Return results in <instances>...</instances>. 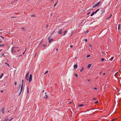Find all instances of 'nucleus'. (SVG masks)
Returning a JSON list of instances; mask_svg holds the SVG:
<instances>
[{
	"mask_svg": "<svg viewBox=\"0 0 121 121\" xmlns=\"http://www.w3.org/2000/svg\"><path fill=\"white\" fill-rule=\"evenodd\" d=\"M97 12L96 11L95 12H94L95 13V14H96V13Z\"/></svg>",
	"mask_w": 121,
	"mask_h": 121,
	"instance_id": "44",
	"label": "nucleus"
},
{
	"mask_svg": "<svg viewBox=\"0 0 121 121\" xmlns=\"http://www.w3.org/2000/svg\"><path fill=\"white\" fill-rule=\"evenodd\" d=\"M58 33L60 34H61L62 33V30L61 29H58Z\"/></svg>",
	"mask_w": 121,
	"mask_h": 121,
	"instance_id": "3",
	"label": "nucleus"
},
{
	"mask_svg": "<svg viewBox=\"0 0 121 121\" xmlns=\"http://www.w3.org/2000/svg\"><path fill=\"white\" fill-rule=\"evenodd\" d=\"M15 48V47H14V46H13V47H12V48H11V50H13V49H14L13 48Z\"/></svg>",
	"mask_w": 121,
	"mask_h": 121,
	"instance_id": "26",
	"label": "nucleus"
},
{
	"mask_svg": "<svg viewBox=\"0 0 121 121\" xmlns=\"http://www.w3.org/2000/svg\"><path fill=\"white\" fill-rule=\"evenodd\" d=\"M74 69H76L78 68V65L77 64L74 65L73 66Z\"/></svg>",
	"mask_w": 121,
	"mask_h": 121,
	"instance_id": "4",
	"label": "nucleus"
},
{
	"mask_svg": "<svg viewBox=\"0 0 121 121\" xmlns=\"http://www.w3.org/2000/svg\"><path fill=\"white\" fill-rule=\"evenodd\" d=\"M90 56V55H87L86 57L87 58L89 57Z\"/></svg>",
	"mask_w": 121,
	"mask_h": 121,
	"instance_id": "22",
	"label": "nucleus"
},
{
	"mask_svg": "<svg viewBox=\"0 0 121 121\" xmlns=\"http://www.w3.org/2000/svg\"><path fill=\"white\" fill-rule=\"evenodd\" d=\"M23 84H22V85L21 86V90H20V91H21V92H22V90H23Z\"/></svg>",
	"mask_w": 121,
	"mask_h": 121,
	"instance_id": "9",
	"label": "nucleus"
},
{
	"mask_svg": "<svg viewBox=\"0 0 121 121\" xmlns=\"http://www.w3.org/2000/svg\"><path fill=\"white\" fill-rule=\"evenodd\" d=\"M2 51V49H0V52H1Z\"/></svg>",
	"mask_w": 121,
	"mask_h": 121,
	"instance_id": "58",
	"label": "nucleus"
},
{
	"mask_svg": "<svg viewBox=\"0 0 121 121\" xmlns=\"http://www.w3.org/2000/svg\"><path fill=\"white\" fill-rule=\"evenodd\" d=\"M11 53L13 55V52H14L15 53L16 52V51H14V49L11 50Z\"/></svg>",
	"mask_w": 121,
	"mask_h": 121,
	"instance_id": "6",
	"label": "nucleus"
},
{
	"mask_svg": "<svg viewBox=\"0 0 121 121\" xmlns=\"http://www.w3.org/2000/svg\"><path fill=\"white\" fill-rule=\"evenodd\" d=\"M98 102V101H96L95 102V104H97V103Z\"/></svg>",
	"mask_w": 121,
	"mask_h": 121,
	"instance_id": "28",
	"label": "nucleus"
},
{
	"mask_svg": "<svg viewBox=\"0 0 121 121\" xmlns=\"http://www.w3.org/2000/svg\"><path fill=\"white\" fill-rule=\"evenodd\" d=\"M55 31H54L51 34H53L54 33V32H55Z\"/></svg>",
	"mask_w": 121,
	"mask_h": 121,
	"instance_id": "55",
	"label": "nucleus"
},
{
	"mask_svg": "<svg viewBox=\"0 0 121 121\" xmlns=\"http://www.w3.org/2000/svg\"><path fill=\"white\" fill-rule=\"evenodd\" d=\"M112 16V14H111V15L109 17H111Z\"/></svg>",
	"mask_w": 121,
	"mask_h": 121,
	"instance_id": "57",
	"label": "nucleus"
},
{
	"mask_svg": "<svg viewBox=\"0 0 121 121\" xmlns=\"http://www.w3.org/2000/svg\"><path fill=\"white\" fill-rule=\"evenodd\" d=\"M84 40L86 42H87V39H85Z\"/></svg>",
	"mask_w": 121,
	"mask_h": 121,
	"instance_id": "30",
	"label": "nucleus"
},
{
	"mask_svg": "<svg viewBox=\"0 0 121 121\" xmlns=\"http://www.w3.org/2000/svg\"><path fill=\"white\" fill-rule=\"evenodd\" d=\"M29 92V90L28 89V87H27V93H28Z\"/></svg>",
	"mask_w": 121,
	"mask_h": 121,
	"instance_id": "23",
	"label": "nucleus"
},
{
	"mask_svg": "<svg viewBox=\"0 0 121 121\" xmlns=\"http://www.w3.org/2000/svg\"><path fill=\"white\" fill-rule=\"evenodd\" d=\"M48 98L47 95H45L44 96V98Z\"/></svg>",
	"mask_w": 121,
	"mask_h": 121,
	"instance_id": "15",
	"label": "nucleus"
},
{
	"mask_svg": "<svg viewBox=\"0 0 121 121\" xmlns=\"http://www.w3.org/2000/svg\"><path fill=\"white\" fill-rule=\"evenodd\" d=\"M73 47V46L72 45H70V47H71V48H72Z\"/></svg>",
	"mask_w": 121,
	"mask_h": 121,
	"instance_id": "40",
	"label": "nucleus"
},
{
	"mask_svg": "<svg viewBox=\"0 0 121 121\" xmlns=\"http://www.w3.org/2000/svg\"><path fill=\"white\" fill-rule=\"evenodd\" d=\"M48 39L49 40V43H50V42H51V41H53L54 40L53 39H50L49 37L48 38Z\"/></svg>",
	"mask_w": 121,
	"mask_h": 121,
	"instance_id": "7",
	"label": "nucleus"
},
{
	"mask_svg": "<svg viewBox=\"0 0 121 121\" xmlns=\"http://www.w3.org/2000/svg\"><path fill=\"white\" fill-rule=\"evenodd\" d=\"M23 30H25V28L24 27H23L21 28Z\"/></svg>",
	"mask_w": 121,
	"mask_h": 121,
	"instance_id": "16",
	"label": "nucleus"
},
{
	"mask_svg": "<svg viewBox=\"0 0 121 121\" xmlns=\"http://www.w3.org/2000/svg\"><path fill=\"white\" fill-rule=\"evenodd\" d=\"M6 84V82H4V84H3V85L4 86H5V85Z\"/></svg>",
	"mask_w": 121,
	"mask_h": 121,
	"instance_id": "34",
	"label": "nucleus"
},
{
	"mask_svg": "<svg viewBox=\"0 0 121 121\" xmlns=\"http://www.w3.org/2000/svg\"><path fill=\"white\" fill-rule=\"evenodd\" d=\"M89 45L90 46V47H91V44H90V45Z\"/></svg>",
	"mask_w": 121,
	"mask_h": 121,
	"instance_id": "56",
	"label": "nucleus"
},
{
	"mask_svg": "<svg viewBox=\"0 0 121 121\" xmlns=\"http://www.w3.org/2000/svg\"><path fill=\"white\" fill-rule=\"evenodd\" d=\"M56 51H57L58 50V49L57 48L56 49Z\"/></svg>",
	"mask_w": 121,
	"mask_h": 121,
	"instance_id": "64",
	"label": "nucleus"
},
{
	"mask_svg": "<svg viewBox=\"0 0 121 121\" xmlns=\"http://www.w3.org/2000/svg\"><path fill=\"white\" fill-rule=\"evenodd\" d=\"M67 30H65L63 32V36L65 35L66 34V33H67Z\"/></svg>",
	"mask_w": 121,
	"mask_h": 121,
	"instance_id": "5",
	"label": "nucleus"
},
{
	"mask_svg": "<svg viewBox=\"0 0 121 121\" xmlns=\"http://www.w3.org/2000/svg\"><path fill=\"white\" fill-rule=\"evenodd\" d=\"M3 75H4L3 74V73H2V74L1 75V76L0 77V78H1V77H2V76H3Z\"/></svg>",
	"mask_w": 121,
	"mask_h": 121,
	"instance_id": "25",
	"label": "nucleus"
},
{
	"mask_svg": "<svg viewBox=\"0 0 121 121\" xmlns=\"http://www.w3.org/2000/svg\"><path fill=\"white\" fill-rule=\"evenodd\" d=\"M99 10V9H97L96 10V11H97V12H98V11Z\"/></svg>",
	"mask_w": 121,
	"mask_h": 121,
	"instance_id": "38",
	"label": "nucleus"
},
{
	"mask_svg": "<svg viewBox=\"0 0 121 121\" xmlns=\"http://www.w3.org/2000/svg\"><path fill=\"white\" fill-rule=\"evenodd\" d=\"M0 37L3 39H4L5 38L4 37H3L2 36H1Z\"/></svg>",
	"mask_w": 121,
	"mask_h": 121,
	"instance_id": "33",
	"label": "nucleus"
},
{
	"mask_svg": "<svg viewBox=\"0 0 121 121\" xmlns=\"http://www.w3.org/2000/svg\"><path fill=\"white\" fill-rule=\"evenodd\" d=\"M26 51V49L25 50V52H24L23 53H22V54L23 55H24L25 53V52Z\"/></svg>",
	"mask_w": 121,
	"mask_h": 121,
	"instance_id": "46",
	"label": "nucleus"
},
{
	"mask_svg": "<svg viewBox=\"0 0 121 121\" xmlns=\"http://www.w3.org/2000/svg\"><path fill=\"white\" fill-rule=\"evenodd\" d=\"M48 25H47V26H46V28H48Z\"/></svg>",
	"mask_w": 121,
	"mask_h": 121,
	"instance_id": "49",
	"label": "nucleus"
},
{
	"mask_svg": "<svg viewBox=\"0 0 121 121\" xmlns=\"http://www.w3.org/2000/svg\"><path fill=\"white\" fill-rule=\"evenodd\" d=\"M105 74V73H103V75H104Z\"/></svg>",
	"mask_w": 121,
	"mask_h": 121,
	"instance_id": "62",
	"label": "nucleus"
},
{
	"mask_svg": "<svg viewBox=\"0 0 121 121\" xmlns=\"http://www.w3.org/2000/svg\"><path fill=\"white\" fill-rule=\"evenodd\" d=\"M4 44H2L0 45V48L1 47H3L4 46Z\"/></svg>",
	"mask_w": 121,
	"mask_h": 121,
	"instance_id": "14",
	"label": "nucleus"
},
{
	"mask_svg": "<svg viewBox=\"0 0 121 121\" xmlns=\"http://www.w3.org/2000/svg\"><path fill=\"white\" fill-rule=\"evenodd\" d=\"M4 53H3L2 54V55L3 56H4Z\"/></svg>",
	"mask_w": 121,
	"mask_h": 121,
	"instance_id": "54",
	"label": "nucleus"
},
{
	"mask_svg": "<svg viewBox=\"0 0 121 121\" xmlns=\"http://www.w3.org/2000/svg\"><path fill=\"white\" fill-rule=\"evenodd\" d=\"M13 119V117H12L11 118V119H10V120H9V119H7L5 121H11V120Z\"/></svg>",
	"mask_w": 121,
	"mask_h": 121,
	"instance_id": "11",
	"label": "nucleus"
},
{
	"mask_svg": "<svg viewBox=\"0 0 121 121\" xmlns=\"http://www.w3.org/2000/svg\"><path fill=\"white\" fill-rule=\"evenodd\" d=\"M22 84H23V83L24 82V80H22Z\"/></svg>",
	"mask_w": 121,
	"mask_h": 121,
	"instance_id": "36",
	"label": "nucleus"
},
{
	"mask_svg": "<svg viewBox=\"0 0 121 121\" xmlns=\"http://www.w3.org/2000/svg\"><path fill=\"white\" fill-rule=\"evenodd\" d=\"M14 84L15 85H17V82L16 81H15V82H14Z\"/></svg>",
	"mask_w": 121,
	"mask_h": 121,
	"instance_id": "27",
	"label": "nucleus"
},
{
	"mask_svg": "<svg viewBox=\"0 0 121 121\" xmlns=\"http://www.w3.org/2000/svg\"><path fill=\"white\" fill-rule=\"evenodd\" d=\"M100 2V1H99V2H98L97 4H95V5L93 6V8H94L95 7H96L98 6L99 5Z\"/></svg>",
	"mask_w": 121,
	"mask_h": 121,
	"instance_id": "2",
	"label": "nucleus"
},
{
	"mask_svg": "<svg viewBox=\"0 0 121 121\" xmlns=\"http://www.w3.org/2000/svg\"><path fill=\"white\" fill-rule=\"evenodd\" d=\"M29 73L28 72L27 73L25 77V79L27 80H29V81L30 82L32 80V75L30 74V75L29 78V79L27 78V77L29 76Z\"/></svg>",
	"mask_w": 121,
	"mask_h": 121,
	"instance_id": "1",
	"label": "nucleus"
},
{
	"mask_svg": "<svg viewBox=\"0 0 121 121\" xmlns=\"http://www.w3.org/2000/svg\"><path fill=\"white\" fill-rule=\"evenodd\" d=\"M19 48V47H15V48Z\"/></svg>",
	"mask_w": 121,
	"mask_h": 121,
	"instance_id": "63",
	"label": "nucleus"
},
{
	"mask_svg": "<svg viewBox=\"0 0 121 121\" xmlns=\"http://www.w3.org/2000/svg\"><path fill=\"white\" fill-rule=\"evenodd\" d=\"M84 69V68L83 67H82V69H81L80 70V71L81 72H82L83 70Z\"/></svg>",
	"mask_w": 121,
	"mask_h": 121,
	"instance_id": "18",
	"label": "nucleus"
},
{
	"mask_svg": "<svg viewBox=\"0 0 121 121\" xmlns=\"http://www.w3.org/2000/svg\"><path fill=\"white\" fill-rule=\"evenodd\" d=\"M51 2H54V1H53V0H51Z\"/></svg>",
	"mask_w": 121,
	"mask_h": 121,
	"instance_id": "59",
	"label": "nucleus"
},
{
	"mask_svg": "<svg viewBox=\"0 0 121 121\" xmlns=\"http://www.w3.org/2000/svg\"><path fill=\"white\" fill-rule=\"evenodd\" d=\"M87 80L88 81H90L91 80L90 79H87Z\"/></svg>",
	"mask_w": 121,
	"mask_h": 121,
	"instance_id": "48",
	"label": "nucleus"
},
{
	"mask_svg": "<svg viewBox=\"0 0 121 121\" xmlns=\"http://www.w3.org/2000/svg\"><path fill=\"white\" fill-rule=\"evenodd\" d=\"M57 3H56L54 5V7H55V6H56L57 4Z\"/></svg>",
	"mask_w": 121,
	"mask_h": 121,
	"instance_id": "29",
	"label": "nucleus"
},
{
	"mask_svg": "<svg viewBox=\"0 0 121 121\" xmlns=\"http://www.w3.org/2000/svg\"><path fill=\"white\" fill-rule=\"evenodd\" d=\"M110 17H108L106 18V19H109Z\"/></svg>",
	"mask_w": 121,
	"mask_h": 121,
	"instance_id": "32",
	"label": "nucleus"
},
{
	"mask_svg": "<svg viewBox=\"0 0 121 121\" xmlns=\"http://www.w3.org/2000/svg\"><path fill=\"white\" fill-rule=\"evenodd\" d=\"M22 92H21V91H20V92L19 93V95L20 94H21Z\"/></svg>",
	"mask_w": 121,
	"mask_h": 121,
	"instance_id": "43",
	"label": "nucleus"
},
{
	"mask_svg": "<svg viewBox=\"0 0 121 121\" xmlns=\"http://www.w3.org/2000/svg\"><path fill=\"white\" fill-rule=\"evenodd\" d=\"M84 105V104H79V105H78V106L79 107H82V106H83Z\"/></svg>",
	"mask_w": 121,
	"mask_h": 121,
	"instance_id": "13",
	"label": "nucleus"
},
{
	"mask_svg": "<svg viewBox=\"0 0 121 121\" xmlns=\"http://www.w3.org/2000/svg\"><path fill=\"white\" fill-rule=\"evenodd\" d=\"M44 90H43V91L42 92H43V93L44 92Z\"/></svg>",
	"mask_w": 121,
	"mask_h": 121,
	"instance_id": "61",
	"label": "nucleus"
},
{
	"mask_svg": "<svg viewBox=\"0 0 121 121\" xmlns=\"http://www.w3.org/2000/svg\"><path fill=\"white\" fill-rule=\"evenodd\" d=\"M97 108H95V109H93V108H92V109H91L90 110H94V109H96Z\"/></svg>",
	"mask_w": 121,
	"mask_h": 121,
	"instance_id": "42",
	"label": "nucleus"
},
{
	"mask_svg": "<svg viewBox=\"0 0 121 121\" xmlns=\"http://www.w3.org/2000/svg\"><path fill=\"white\" fill-rule=\"evenodd\" d=\"M104 59L103 58H102L101 59V61H103L104 60Z\"/></svg>",
	"mask_w": 121,
	"mask_h": 121,
	"instance_id": "24",
	"label": "nucleus"
},
{
	"mask_svg": "<svg viewBox=\"0 0 121 121\" xmlns=\"http://www.w3.org/2000/svg\"><path fill=\"white\" fill-rule=\"evenodd\" d=\"M71 36L73 34V32L72 31L71 32Z\"/></svg>",
	"mask_w": 121,
	"mask_h": 121,
	"instance_id": "50",
	"label": "nucleus"
},
{
	"mask_svg": "<svg viewBox=\"0 0 121 121\" xmlns=\"http://www.w3.org/2000/svg\"><path fill=\"white\" fill-rule=\"evenodd\" d=\"M93 99H96V98H93Z\"/></svg>",
	"mask_w": 121,
	"mask_h": 121,
	"instance_id": "51",
	"label": "nucleus"
},
{
	"mask_svg": "<svg viewBox=\"0 0 121 121\" xmlns=\"http://www.w3.org/2000/svg\"><path fill=\"white\" fill-rule=\"evenodd\" d=\"M5 64H7V65L9 66V65L8 63H6Z\"/></svg>",
	"mask_w": 121,
	"mask_h": 121,
	"instance_id": "35",
	"label": "nucleus"
},
{
	"mask_svg": "<svg viewBox=\"0 0 121 121\" xmlns=\"http://www.w3.org/2000/svg\"><path fill=\"white\" fill-rule=\"evenodd\" d=\"M94 88L95 89V90H97V88H95V87H94Z\"/></svg>",
	"mask_w": 121,
	"mask_h": 121,
	"instance_id": "47",
	"label": "nucleus"
},
{
	"mask_svg": "<svg viewBox=\"0 0 121 121\" xmlns=\"http://www.w3.org/2000/svg\"><path fill=\"white\" fill-rule=\"evenodd\" d=\"M48 71H46L45 72V73H44V74H46V73H48Z\"/></svg>",
	"mask_w": 121,
	"mask_h": 121,
	"instance_id": "21",
	"label": "nucleus"
},
{
	"mask_svg": "<svg viewBox=\"0 0 121 121\" xmlns=\"http://www.w3.org/2000/svg\"><path fill=\"white\" fill-rule=\"evenodd\" d=\"M12 18H15L16 17H11Z\"/></svg>",
	"mask_w": 121,
	"mask_h": 121,
	"instance_id": "60",
	"label": "nucleus"
},
{
	"mask_svg": "<svg viewBox=\"0 0 121 121\" xmlns=\"http://www.w3.org/2000/svg\"><path fill=\"white\" fill-rule=\"evenodd\" d=\"M119 25H118V30H119Z\"/></svg>",
	"mask_w": 121,
	"mask_h": 121,
	"instance_id": "45",
	"label": "nucleus"
},
{
	"mask_svg": "<svg viewBox=\"0 0 121 121\" xmlns=\"http://www.w3.org/2000/svg\"><path fill=\"white\" fill-rule=\"evenodd\" d=\"M31 17H35V15H33L31 16Z\"/></svg>",
	"mask_w": 121,
	"mask_h": 121,
	"instance_id": "31",
	"label": "nucleus"
},
{
	"mask_svg": "<svg viewBox=\"0 0 121 121\" xmlns=\"http://www.w3.org/2000/svg\"><path fill=\"white\" fill-rule=\"evenodd\" d=\"M21 86V85H20L19 86V88H18V90H19V89H20V87Z\"/></svg>",
	"mask_w": 121,
	"mask_h": 121,
	"instance_id": "37",
	"label": "nucleus"
},
{
	"mask_svg": "<svg viewBox=\"0 0 121 121\" xmlns=\"http://www.w3.org/2000/svg\"><path fill=\"white\" fill-rule=\"evenodd\" d=\"M91 64H89L87 66V67L88 68H90V67H91Z\"/></svg>",
	"mask_w": 121,
	"mask_h": 121,
	"instance_id": "10",
	"label": "nucleus"
},
{
	"mask_svg": "<svg viewBox=\"0 0 121 121\" xmlns=\"http://www.w3.org/2000/svg\"><path fill=\"white\" fill-rule=\"evenodd\" d=\"M102 9V10L101 11L102 12V13H101V14H103V13L104 12V11L102 9Z\"/></svg>",
	"mask_w": 121,
	"mask_h": 121,
	"instance_id": "17",
	"label": "nucleus"
},
{
	"mask_svg": "<svg viewBox=\"0 0 121 121\" xmlns=\"http://www.w3.org/2000/svg\"><path fill=\"white\" fill-rule=\"evenodd\" d=\"M4 108H3L2 109H1V111H2V112L3 113V114H4V112L5 111V110H4Z\"/></svg>",
	"mask_w": 121,
	"mask_h": 121,
	"instance_id": "8",
	"label": "nucleus"
},
{
	"mask_svg": "<svg viewBox=\"0 0 121 121\" xmlns=\"http://www.w3.org/2000/svg\"><path fill=\"white\" fill-rule=\"evenodd\" d=\"M90 13V12H89L87 13V14L89 15Z\"/></svg>",
	"mask_w": 121,
	"mask_h": 121,
	"instance_id": "52",
	"label": "nucleus"
},
{
	"mask_svg": "<svg viewBox=\"0 0 121 121\" xmlns=\"http://www.w3.org/2000/svg\"><path fill=\"white\" fill-rule=\"evenodd\" d=\"M99 10V9H97L96 10V11H97V12H98V11Z\"/></svg>",
	"mask_w": 121,
	"mask_h": 121,
	"instance_id": "39",
	"label": "nucleus"
},
{
	"mask_svg": "<svg viewBox=\"0 0 121 121\" xmlns=\"http://www.w3.org/2000/svg\"><path fill=\"white\" fill-rule=\"evenodd\" d=\"M43 46L44 47H45V46H46V45H44V44H43Z\"/></svg>",
	"mask_w": 121,
	"mask_h": 121,
	"instance_id": "53",
	"label": "nucleus"
},
{
	"mask_svg": "<svg viewBox=\"0 0 121 121\" xmlns=\"http://www.w3.org/2000/svg\"><path fill=\"white\" fill-rule=\"evenodd\" d=\"M89 32V31H86L85 32V33L86 34V33H88Z\"/></svg>",
	"mask_w": 121,
	"mask_h": 121,
	"instance_id": "41",
	"label": "nucleus"
},
{
	"mask_svg": "<svg viewBox=\"0 0 121 121\" xmlns=\"http://www.w3.org/2000/svg\"><path fill=\"white\" fill-rule=\"evenodd\" d=\"M95 14V13L94 12H93L91 14L90 16H92L94 14Z\"/></svg>",
	"mask_w": 121,
	"mask_h": 121,
	"instance_id": "12",
	"label": "nucleus"
},
{
	"mask_svg": "<svg viewBox=\"0 0 121 121\" xmlns=\"http://www.w3.org/2000/svg\"><path fill=\"white\" fill-rule=\"evenodd\" d=\"M74 75L76 76V77H78V75L77 74L75 73L74 74Z\"/></svg>",
	"mask_w": 121,
	"mask_h": 121,
	"instance_id": "20",
	"label": "nucleus"
},
{
	"mask_svg": "<svg viewBox=\"0 0 121 121\" xmlns=\"http://www.w3.org/2000/svg\"><path fill=\"white\" fill-rule=\"evenodd\" d=\"M114 58V57H113H113H112L111 58V59H110V60H111V61H112V60Z\"/></svg>",
	"mask_w": 121,
	"mask_h": 121,
	"instance_id": "19",
	"label": "nucleus"
}]
</instances>
